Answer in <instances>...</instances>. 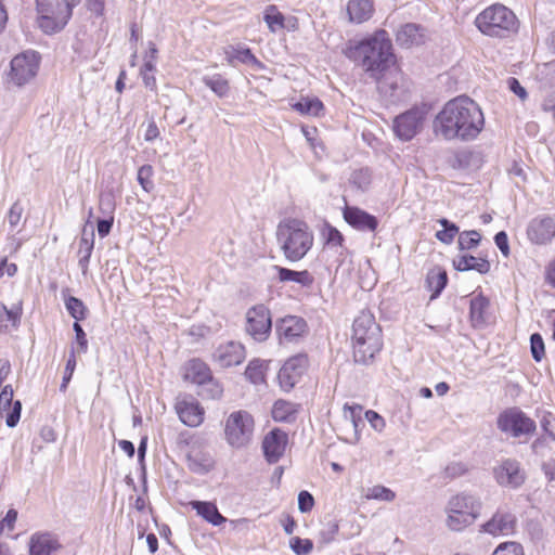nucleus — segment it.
Returning <instances> with one entry per match:
<instances>
[{"label": "nucleus", "instance_id": "1", "mask_svg": "<svg viewBox=\"0 0 555 555\" xmlns=\"http://www.w3.org/2000/svg\"><path fill=\"white\" fill-rule=\"evenodd\" d=\"M485 127L479 105L468 96L447 102L434 120V131L446 140L472 141Z\"/></svg>", "mask_w": 555, "mask_h": 555}, {"label": "nucleus", "instance_id": "2", "mask_svg": "<svg viewBox=\"0 0 555 555\" xmlns=\"http://www.w3.org/2000/svg\"><path fill=\"white\" fill-rule=\"evenodd\" d=\"M344 54L358 62L372 77H376L392 56L391 41L387 31L380 29L361 41H349L344 49Z\"/></svg>", "mask_w": 555, "mask_h": 555}, {"label": "nucleus", "instance_id": "3", "mask_svg": "<svg viewBox=\"0 0 555 555\" xmlns=\"http://www.w3.org/2000/svg\"><path fill=\"white\" fill-rule=\"evenodd\" d=\"M276 240L284 257L288 261L296 262L301 260L312 248L314 236L307 222L288 218L278 224Z\"/></svg>", "mask_w": 555, "mask_h": 555}, {"label": "nucleus", "instance_id": "4", "mask_svg": "<svg viewBox=\"0 0 555 555\" xmlns=\"http://www.w3.org/2000/svg\"><path fill=\"white\" fill-rule=\"evenodd\" d=\"M352 347L356 362L366 363L382 349V330L374 315L362 311L353 321Z\"/></svg>", "mask_w": 555, "mask_h": 555}, {"label": "nucleus", "instance_id": "5", "mask_svg": "<svg viewBox=\"0 0 555 555\" xmlns=\"http://www.w3.org/2000/svg\"><path fill=\"white\" fill-rule=\"evenodd\" d=\"M480 500L468 493L451 496L444 507L446 526L452 531H462L475 522L481 513Z\"/></svg>", "mask_w": 555, "mask_h": 555}, {"label": "nucleus", "instance_id": "6", "mask_svg": "<svg viewBox=\"0 0 555 555\" xmlns=\"http://www.w3.org/2000/svg\"><path fill=\"white\" fill-rule=\"evenodd\" d=\"M477 28L490 37H506L517 30V17L503 4H493L479 13L475 20Z\"/></svg>", "mask_w": 555, "mask_h": 555}, {"label": "nucleus", "instance_id": "7", "mask_svg": "<svg viewBox=\"0 0 555 555\" xmlns=\"http://www.w3.org/2000/svg\"><path fill=\"white\" fill-rule=\"evenodd\" d=\"M80 0H37L38 25L47 34L61 30Z\"/></svg>", "mask_w": 555, "mask_h": 555}, {"label": "nucleus", "instance_id": "8", "mask_svg": "<svg viewBox=\"0 0 555 555\" xmlns=\"http://www.w3.org/2000/svg\"><path fill=\"white\" fill-rule=\"evenodd\" d=\"M40 61V55L31 50L15 55L10 62L7 83L17 88L29 83L38 74Z\"/></svg>", "mask_w": 555, "mask_h": 555}, {"label": "nucleus", "instance_id": "9", "mask_svg": "<svg viewBox=\"0 0 555 555\" xmlns=\"http://www.w3.org/2000/svg\"><path fill=\"white\" fill-rule=\"evenodd\" d=\"M255 422L247 411L232 412L224 425L227 442L233 448L245 447L253 438Z\"/></svg>", "mask_w": 555, "mask_h": 555}, {"label": "nucleus", "instance_id": "10", "mask_svg": "<svg viewBox=\"0 0 555 555\" xmlns=\"http://www.w3.org/2000/svg\"><path fill=\"white\" fill-rule=\"evenodd\" d=\"M272 328L270 310L264 305H256L246 312V333L256 341H264Z\"/></svg>", "mask_w": 555, "mask_h": 555}, {"label": "nucleus", "instance_id": "11", "mask_svg": "<svg viewBox=\"0 0 555 555\" xmlns=\"http://www.w3.org/2000/svg\"><path fill=\"white\" fill-rule=\"evenodd\" d=\"M498 427L513 437L529 435L534 431V422L517 409H512L502 413L498 418Z\"/></svg>", "mask_w": 555, "mask_h": 555}, {"label": "nucleus", "instance_id": "12", "mask_svg": "<svg viewBox=\"0 0 555 555\" xmlns=\"http://www.w3.org/2000/svg\"><path fill=\"white\" fill-rule=\"evenodd\" d=\"M377 90L388 104H395L406 98L403 77L396 70L387 72L378 79Z\"/></svg>", "mask_w": 555, "mask_h": 555}, {"label": "nucleus", "instance_id": "13", "mask_svg": "<svg viewBox=\"0 0 555 555\" xmlns=\"http://www.w3.org/2000/svg\"><path fill=\"white\" fill-rule=\"evenodd\" d=\"M424 119L423 109L412 108L395 118L393 131L399 139L409 141L421 130Z\"/></svg>", "mask_w": 555, "mask_h": 555}, {"label": "nucleus", "instance_id": "14", "mask_svg": "<svg viewBox=\"0 0 555 555\" xmlns=\"http://www.w3.org/2000/svg\"><path fill=\"white\" fill-rule=\"evenodd\" d=\"M495 481L507 488H518L525 481V474L520 469V465L515 460H504L493 468Z\"/></svg>", "mask_w": 555, "mask_h": 555}, {"label": "nucleus", "instance_id": "15", "mask_svg": "<svg viewBox=\"0 0 555 555\" xmlns=\"http://www.w3.org/2000/svg\"><path fill=\"white\" fill-rule=\"evenodd\" d=\"M307 366L305 356H296L288 359L280 369L278 379L284 391H289L300 379Z\"/></svg>", "mask_w": 555, "mask_h": 555}, {"label": "nucleus", "instance_id": "16", "mask_svg": "<svg viewBox=\"0 0 555 555\" xmlns=\"http://www.w3.org/2000/svg\"><path fill=\"white\" fill-rule=\"evenodd\" d=\"M244 359L245 348L236 341L220 344L212 353V360L222 369L238 365Z\"/></svg>", "mask_w": 555, "mask_h": 555}, {"label": "nucleus", "instance_id": "17", "mask_svg": "<svg viewBox=\"0 0 555 555\" xmlns=\"http://www.w3.org/2000/svg\"><path fill=\"white\" fill-rule=\"evenodd\" d=\"M275 331L280 340L292 343L305 336L308 332V326L302 318L286 315L276 322Z\"/></svg>", "mask_w": 555, "mask_h": 555}, {"label": "nucleus", "instance_id": "18", "mask_svg": "<svg viewBox=\"0 0 555 555\" xmlns=\"http://www.w3.org/2000/svg\"><path fill=\"white\" fill-rule=\"evenodd\" d=\"M530 242L543 245L555 236V220L551 217H538L531 220L527 229Z\"/></svg>", "mask_w": 555, "mask_h": 555}, {"label": "nucleus", "instance_id": "19", "mask_svg": "<svg viewBox=\"0 0 555 555\" xmlns=\"http://www.w3.org/2000/svg\"><path fill=\"white\" fill-rule=\"evenodd\" d=\"M287 444V434L279 428L269 431L262 441L266 459L270 463H276L284 454Z\"/></svg>", "mask_w": 555, "mask_h": 555}, {"label": "nucleus", "instance_id": "20", "mask_svg": "<svg viewBox=\"0 0 555 555\" xmlns=\"http://www.w3.org/2000/svg\"><path fill=\"white\" fill-rule=\"evenodd\" d=\"M180 421L190 427L199 426L204 421V410L193 398H184L176 403Z\"/></svg>", "mask_w": 555, "mask_h": 555}, {"label": "nucleus", "instance_id": "21", "mask_svg": "<svg viewBox=\"0 0 555 555\" xmlns=\"http://www.w3.org/2000/svg\"><path fill=\"white\" fill-rule=\"evenodd\" d=\"M22 403L13 402V388L11 385L4 386L0 392V414L5 417L8 427H15L21 418Z\"/></svg>", "mask_w": 555, "mask_h": 555}, {"label": "nucleus", "instance_id": "22", "mask_svg": "<svg viewBox=\"0 0 555 555\" xmlns=\"http://www.w3.org/2000/svg\"><path fill=\"white\" fill-rule=\"evenodd\" d=\"M516 519L511 513L496 512L490 520L481 526L480 531L493 537L509 535L515 530Z\"/></svg>", "mask_w": 555, "mask_h": 555}, {"label": "nucleus", "instance_id": "23", "mask_svg": "<svg viewBox=\"0 0 555 555\" xmlns=\"http://www.w3.org/2000/svg\"><path fill=\"white\" fill-rule=\"evenodd\" d=\"M215 461L202 443H193L188 452V466L196 474H206L212 469Z\"/></svg>", "mask_w": 555, "mask_h": 555}, {"label": "nucleus", "instance_id": "24", "mask_svg": "<svg viewBox=\"0 0 555 555\" xmlns=\"http://www.w3.org/2000/svg\"><path fill=\"white\" fill-rule=\"evenodd\" d=\"M343 215L346 222L359 231L373 232L378 225L374 216L354 206H346Z\"/></svg>", "mask_w": 555, "mask_h": 555}, {"label": "nucleus", "instance_id": "25", "mask_svg": "<svg viewBox=\"0 0 555 555\" xmlns=\"http://www.w3.org/2000/svg\"><path fill=\"white\" fill-rule=\"evenodd\" d=\"M346 10L350 23L362 24L372 18L375 7L373 0H349Z\"/></svg>", "mask_w": 555, "mask_h": 555}, {"label": "nucleus", "instance_id": "26", "mask_svg": "<svg viewBox=\"0 0 555 555\" xmlns=\"http://www.w3.org/2000/svg\"><path fill=\"white\" fill-rule=\"evenodd\" d=\"M425 29L413 23L405 24L399 28L396 35V40L399 46L403 48H411L412 46H420L425 41Z\"/></svg>", "mask_w": 555, "mask_h": 555}, {"label": "nucleus", "instance_id": "27", "mask_svg": "<svg viewBox=\"0 0 555 555\" xmlns=\"http://www.w3.org/2000/svg\"><path fill=\"white\" fill-rule=\"evenodd\" d=\"M22 313V301L13 304L11 308L0 302V332L10 333L16 330L21 323Z\"/></svg>", "mask_w": 555, "mask_h": 555}, {"label": "nucleus", "instance_id": "28", "mask_svg": "<svg viewBox=\"0 0 555 555\" xmlns=\"http://www.w3.org/2000/svg\"><path fill=\"white\" fill-rule=\"evenodd\" d=\"M60 547L59 541L50 533H36L29 541L30 555H51Z\"/></svg>", "mask_w": 555, "mask_h": 555}, {"label": "nucleus", "instance_id": "29", "mask_svg": "<svg viewBox=\"0 0 555 555\" xmlns=\"http://www.w3.org/2000/svg\"><path fill=\"white\" fill-rule=\"evenodd\" d=\"M212 378L209 366L199 359L190 360L184 366V379L197 385L210 382Z\"/></svg>", "mask_w": 555, "mask_h": 555}, {"label": "nucleus", "instance_id": "30", "mask_svg": "<svg viewBox=\"0 0 555 555\" xmlns=\"http://www.w3.org/2000/svg\"><path fill=\"white\" fill-rule=\"evenodd\" d=\"M190 505L199 516L214 526H219L227 520L211 502L192 501Z\"/></svg>", "mask_w": 555, "mask_h": 555}, {"label": "nucleus", "instance_id": "31", "mask_svg": "<svg viewBox=\"0 0 555 555\" xmlns=\"http://www.w3.org/2000/svg\"><path fill=\"white\" fill-rule=\"evenodd\" d=\"M453 264L459 271L476 270L477 272L485 274L490 270V263L488 260L470 255L457 257L454 259Z\"/></svg>", "mask_w": 555, "mask_h": 555}, {"label": "nucleus", "instance_id": "32", "mask_svg": "<svg viewBox=\"0 0 555 555\" xmlns=\"http://www.w3.org/2000/svg\"><path fill=\"white\" fill-rule=\"evenodd\" d=\"M278 278L281 282H294L301 286L309 287L312 285L314 279L307 270L294 271L287 268L275 266Z\"/></svg>", "mask_w": 555, "mask_h": 555}, {"label": "nucleus", "instance_id": "33", "mask_svg": "<svg viewBox=\"0 0 555 555\" xmlns=\"http://www.w3.org/2000/svg\"><path fill=\"white\" fill-rule=\"evenodd\" d=\"M297 410V404L286 400H278L272 408V417L276 422H292L295 420Z\"/></svg>", "mask_w": 555, "mask_h": 555}, {"label": "nucleus", "instance_id": "34", "mask_svg": "<svg viewBox=\"0 0 555 555\" xmlns=\"http://www.w3.org/2000/svg\"><path fill=\"white\" fill-rule=\"evenodd\" d=\"M292 107L306 116H320L324 109L323 103L318 98H301L298 102L292 104Z\"/></svg>", "mask_w": 555, "mask_h": 555}, {"label": "nucleus", "instance_id": "35", "mask_svg": "<svg viewBox=\"0 0 555 555\" xmlns=\"http://www.w3.org/2000/svg\"><path fill=\"white\" fill-rule=\"evenodd\" d=\"M361 413L362 408L358 404L350 405L346 403L343 408L344 420L350 423L354 430L353 439L350 440L351 443H357L360 440L359 425L362 423Z\"/></svg>", "mask_w": 555, "mask_h": 555}, {"label": "nucleus", "instance_id": "36", "mask_svg": "<svg viewBox=\"0 0 555 555\" xmlns=\"http://www.w3.org/2000/svg\"><path fill=\"white\" fill-rule=\"evenodd\" d=\"M263 21L268 25L271 33H276L284 28H291L286 24L285 16L278 10L275 5H268L263 12Z\"/></svg>", "mask_w": 555, "mask_h": 555}, {"label": "nucleus", "instance_id": "37", "mask_svg": "<svg viewBox=\"0 0 555 555\" xmlns=\"http://www.w3.org/2000/svg\"><path fill=\"white\" fill-rule=\"evenodd\" d=\"M448 282L447 272L443 270H430L427 274L426 283L429 291L433 292L431 299L436 298Z\"/></svg>", "mask_w": 555, "mask_h": 555}, {"label": "nucleus", "instance_id": "38", "mask_svg": "<svg viewBox=\"0 0 555 555\" xmlns=\"http://www.w3.org/2000/svg\"><path fill=\"white\" fill-rule=\"evenodd\" d=\"M489 308V300L482 295L474 297L470 301V318L475 324H482L486 321V312Z\"/></svg>", "mask_w": 555, "mask_h": 555}, {"label": "nucleus", "instance_id": "39", "mask_svg": "<svg viewBox=\"0 0 555 555\" xmlns=\"http://www.w3.org/2000/svg\"><path fill=\"white\" fill-rule=\"evenodd\" d=\"M203 82L219 98H224L230 91L229 81L219 74L203 77Z\"/></svg>", "mask_w": 555, "mask_h": 555}, {"label": "nucleus", "instance_id": "40", "mask_svg": "<svg viewBox=\"0 0 555 555\" xmlns=\"http://www.w3.org/2000/svg\"><path fill=\"white\" fill-rule=\"evenodd\" d=\"M267 370V364L264 361L255 359L249 362L246 367L245 376L250 383L254 385H260L264 383V373Z\"/></svg>", "mask_w": 555, "mask_h": 555}, {"label": "nucleus", "instance_id": "41", "mask_svg": "<svg viewBox=\"0 0 555 555\" xmlns=\"http://www.w3.org/2000/svg\"><path fill=\"white\" fill-rule=\"evenodd\" d=\"M364 498L366 500L392 502L396 499V493L385 486L376 485L366 489Z\"/></svg>", "mask_w": 555, "mask_h": 555}, {"label": "nucleus", "instance_id": "42", "mask_svg": "<svg viewBox=\"0 0 555 555\" xmlns=\"http://www.w3.org/2000/svg\"><path fill=\"white\" fill-rule=\"evenodd\" d=\"M227 60L231 65H234L235 62L249 64L256 62V57L251 53L249 49L241 48H230L225 51Z\"/></svg>", "mask_w": 555, "mask_h": 555}, {"label": "nucleus", "instance_id": "43", "mask_svg": "<svg viewBox=\"0 0 555 555\" xmlns=\"http://www.w3.org/2000/svg\"><path fill=\"white\" fill-rule=\"evenodd\" d=\"M65 307L68 313L76 320V322L86 319L87 308L80 299L74 296H68L65 299Z\"/></svg>", "mask_w": 555, "mask_h": 555}, {"label": "nucleus", "instance_id": "44", "mask_svg": "<svg viewBox=\"0 0 555 555\" xmlns=\"http://www.w3.org/2000/svg\"><path fill=\"white\" fill-rule=\"evenodd\" d=\"M438 222L443 228L441 231L436 233V237L444 244H451L459 233V227L450 222L448 219H439Z\"/></svg>", "mask_w": 555, "mask_h": 555}, {"label": "nucleus", "instance_id": "45", "mask_svg": "<svg viewBox=\"0 0 555 555\" xmlns=\"http://www.w3.org/2000/svg\"><path fill=\"white\" fill-rule=\"evenodd\" d=\"M153 176L154 169L151 165H143L138 169L137 180L141 188L147 193L152 192L155 188Z\"/></svg>", "mask_w": 555, "mask_h": 555}, {"label": "nucleus", "instance_id": "46", "mask_svg": "<svg viewBox=\"0 0 555 555\" xmlns=\"http://www.w3.org/2000/svg\"><path fill=\"white\" fill-rule=\"evenodd\" d=\"M480 240L481 235L479 232L475 230L464 231L459 236V248L461 250L473 249L479 244Z\"/></svg>", "mask_w": 555, "mask_h": 555}, {"label": "nucleus", "instance_id": "47", "mask_svg": "<svg viewBox=\"0 0 555 555\" xmlns=\"http://www.w3.org/2000/svg\"><path fill=\"white\" fill-rule=\"evenodd\" d=\"M530 350L532 358L539 362L543 359L545 354V346L543 338L540 334L534 333L530 337Z\"/></svg>", "mask_w": 555, "mask_h": 555}, {"label": "nucleus", "instance_id": "48", "mask_svg": "<svg viewBox=\"0 0 555 555\" xmlns=\"http://www.w3.org/2000/svg\"><path fill=\"white\" fill-rule=\"evenodd\" d=\"M291 548L297 555H307L312 551L313 544L308 539H300L298 537L292 538L289 542Z\"/></svg>", "mask_w": 555, "mask_h": 555}, {"label": "nucleus", "instance_id": "49", "mask_svg": "<svg viewBox=\"0 0 555 555\" xmlns=\"http://www.w3.org/2000/svg\"><path fill=\"white\" fill-rule=\"evenodd\" d=\"M75 367H76V351L73 348L70 351V354L67 359L66 365H65L64 376H63V380H62V384L60 387L61 391L66 390L67 385H68L69 380L72 379Z\"/></svg>", "mask_w": 555, "mask_h": 555}, {"label": "nucleus", "instance_id": "50", "mask_svg": "<svg viewBox=\"0 0 555 555\" xmlns=\"http://www.w3.org/2000/svg\"><path fill=\"white\" fill-rule=\"evenodd\" d=\"M323 235L325 237V242L327 245L332 247H338L341 246L344 242L343 234L334 227L326 225Z\"/></svg>", "mask_w": 555, "mask_h": 555}, {"label": "nucleus", "instance_id": "51", "mask_svg": "<svg viewBox=\"0 0 555 555\" xmlns=\"http://www.w3.org/2000/svg\"><path fill=\"white\" fill-rule=\"evenodd\" d=\"M99 209L105 217H113L115 199L112 193H104L100 196Z\"/></svg>", "mask_w": 555, "mask_h": 555}, {"label": "nucleus", "instance_id": "52", "mask_svg": "<svg viewBox=\"0 0 555 555\" xmlns=\"http://www.w3.org/2000/svg\"><path fill=\"white\" fill-rule=\"evenodd\" d=\"M492 555H524L522 546L516 542H506L499 545Z\"/></svg>", "mask_w": 555, "mask_h": 555}, {"label": "nucleus", "instance_id": "53", "mask_svg": "<svg viewBox=\"0 0 555 555\" xmlns=\"http://www.w3.org/2000/svg\"><path fill=\"white\" fill-rule=\"evenodd\" d=\"M73 330L76 334V344H77V349H75V351L78 353L87 352L88 340H87V335H86L85 331L82 330L81 325L78 322H75L73 325Z\"/></svg>", "mask_w": 555, "mask_h": 555}, {"label": "nucleus", "instance_id": "54", "mask_svg": "<svg viewBox=\"0 0 555 555\" xmlns=\"http://www.w3.org/2000/svg\"><path fill=\"white\" fill-rule=\"evenodd\" d=\"M351 181L359 189L365 190L371 182V175L367 169H360L352 173Z\"/></svg>", "mask_w": 555, "mask_h": 555}, {"label": "nucleus", "instance_id": "55", "mask_svg": "<svg viewBox=\"0 0 555 555\" xmlns=\"http://www.w3.org/2000/svg\"><path fill=\"white\" fill-rule=\"evenodd\" d=\"M365 418L370 423L371 427L377 431L382 433L386 427V422L383 416H380L377 412L369 410L365 412Z\"/></svg>", "mask_w": 555, "mask_h": 555}, {"label": "nucleus", "instance_id": "56", "mask_svg": "<svg viewBox=\"0 0 555 555\" xmlns=\"http://www.w3.org/2000/svg\"><path fill=\"white\" fill-rule=\"evenodd\" d=\"M314 505V499L308 491H301L298 495V508L301 513H308Z\"/></svg>", "mask_w": 555, "mask_h": 555}, {"label": "nucleus", "instance_id": "57", "mask_svg": "<svg viewBox=\"0 0 555 555\" xmlns=\"http://www.w3.org/2000/svg\"><path fill=\"white\" fill-rule=\"evenodd\" d=\"M468 470V467L462 462H452L450 463L444 473L450 478H456L464 475Z\"/></svg>", "mask_w": 555, "mask_h": 555}, {"label": "nucleus", "instance_id": "58", "mask_svg": "<svg viewBox=\"0 0 555 555\" xmlns=\"http://www.w3.org/2000/svg\"><path fill=\"white\" fill-rule=\"evenodd\" d=\"M94 244V232L93 230L90 233V237L86 236V232L83 231L82 237L79 243V255H91L93 250Z\"/></svg>", "mask_w": 555, "mask_h": 555}, {"label": "nucleus", "instance_id": "59", "mask_svg": "<svg viewBox=\"0 0 555 555\" xmlns=\"http://www.w3.org/2000/svg\"><path fill=\"white\" fill-rule=\"evenodd\" d=\"M16 519L17 512L15 509H9L5 517L0 521V534L3 533L5 528L8 531H12Z\"/></svg>", "mask_w": 555, "mask_h": 555}, {"label": "nucleus", "instance_id": "60", "mask_svg": "<svg viewBox=\"0 0 555 555\" xmlns=\"http://www.w3.org/2000/svg\"><path fill=\"white\" fill-rule=\"evenodd\" d=\"M494 242H495L498 248L501 250V253L504 256H508V254H509L508 238L504 231H501L495 234Z\"/></svg>", "mask_w": 555, "mask_h": 555}, {"label": "nucleus", "instance_id": "61", "mask_svg": "<svg viewBox=\"0 0 555 555\" xmlns=\"http://www.w3.org/2000/svg\"><path fill=\"white\" fill-rule=\"evenodd\" d=\"M22 212H23V208L18 203H15L12 205V207L9 211V216H8L9 223L12 227H15L18 224V222L21 221V218H22Z\"/></svg>", "mask_w": 555, "mask_h": 555}, {"label": "nucleus", "instance_id": "62", "mask_svg": "<svg viewBox=\"0 0 555 555\" xmlns=\"http://www.w3.org/2000/svg\"><path fill=\"white\" fill-rule=\"evenodd\" d=\"M114 217H106L98 221V233L101 237H105L109 234L113 227Z\"/></svg>", "mask_w": 555, "mask_h": 555}, {"label": "nucleus", "instance_id": "63", "mask_svg": "<svg viewBox=\"0 0 555 555\" xmlns=\"http://www.w3.org/2000/svg\"><path fill=\"white\" fill-rule=\"evenodd\" d=\"M507 83L509 90L514 92L516 95H518L522 101L527 99L526 89L520 85V82L516 78H509Z\"/></svg>", "mask_w": 555, "mask_h": 555}, {"label": "nucleus", "instance_id": "64", "mask_svg": "<svg viewBox=\"0 0 555 555\" xmlns=\"http://www.w3.org/2000/svg\"><path fill=\"white\" fill-rule=\"evenodd\" d=\"M542 109L545 113H551L555 120V92L547 94L542 102Z\"/></svg>", "mask_w": 555, "mask_h": 555}]
</instances>
